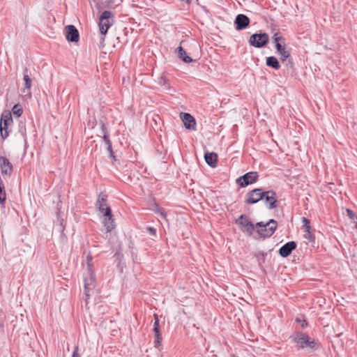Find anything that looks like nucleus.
<instances>
[{
  "label": "nucleus",
  "instance_id": "1",
  "mask_svg": "<svg viewBox=\"0 0 357 357\" xmlns=\"http://www.w3.org/2000/svg\"><path fill=\"white\" fill-rule=\"evenodd\" d=\"M290 338L301 349H305L307 353H312L321 347V344L318 340L310 337L307 334L301 332H294Z\"/></svg>",
  "mask_w": 357,
  "mask_h": 357
},
{
  "label": "nucleus",
  "instance_id": "2",
  "mask_svg": "<svg viewBox=\"0 0 357 357\" xmlns=\"http://www.w3.org/2000/svg\"><path fill=\"white\" fill-rule=\"evenodd\" d=\"M275 47L280 56V60L282 63L285 62V65L287 67L292 68L294 63L289 52L285 50V39L279 35L278 33H275L273 37Z\"/></svg>",
  "mask_w": 357,
  "mask_h": 357
},
{
  "label": "nucleus",
  "instance_id": "3",
  "mask_svg": "<svg viewBox=\"0 0 357 357\" xmlns=\"http://www.w3.org/2000/svg\"><path fill=\"white\" fill-rule=\"evenodd\" d=\"M278 222L274 219H271L268 222H259L256 223V233L258 236L265 239L271 237L275 231Z\"/></svg>",
  "mask_w": 357,
  "mask_h": 357
},
{
  "label": "nucleus",
  "instance_id": "4",
  "mask_svg": "<svg viewBox=\"0 0 357 357\" xmlns=\"http://www.w3.org/2000/svg\"><path fill=\"white\" fill-rule=\"evenodd\" d=\"M114 23V15L111 11H103L100 17L98 26L100 33V41L102 43L105 40V36L107 34L108 29Z\"/></svg>",
  "mask_w": 357,
  "mask_h": 357
},
{
  "label": "nucleus",
  "instance_id": "5",
  "mask_svg": "<svg viewBox=\"0 0 357 357\" xmlns=\"http://www.w3.org/2000/svg\"><path fill=\"white\" fill-rule=\"evenodd\" d=\"M13 117L11 112L4 110L0 119V135L3 139H6L11 132L10 126L13 124Z\"/></svg>",
  "mask_w": 357,
  "mask_h": 357
},
{
  "label": "nucleus",
  "instance_id": "6",
  "mask_svg": "<svg viewBox=\"0 0 357 357\" xmlns=\"http://www.w3.org/2000/svg\"><path fill=\"white\" fill-rule=\"evenodd\" d=\"M269 42V36L266 33H254L249 38L250 45L261 48L266 46Z\"/></svg>",
  "mask_w": 357,
  "mask_h": 357
},
{
  "label": "nucleus",
  "instance_id": "7",
  "mask_svg": "<svg viewBox=\"0 0 357 357\" xmlns=\"http://www.w3.org/2000/svg\"><path fill=\"white\" fill-rule=\"evenodd\" d=\"M258 178L259 174L257 172H249L238 177L236 180V183L240 188H245L248 185L255 183Z\"/></svg>",
  "mask_w": 357,
  "mask_h": 357
},
{
  "label": "nucleus",
  "instance_id": "8",
  "mask_svg": "<svg viewBox=\"0 0 357 357\" xmlns=\"http://www.w3.org/2000/svg\"><path fill=\"white\" fill-rule=\"evenodd\" d=\"M236 223L241 226L242 231L252 236L255 230L254 224L249 220L245 215H241L236 220Z\"/></svg>",
  "mask_w": 357,
  "mask_h": 357
},
{
  "label": "nucleus",
  "instance_id": "9",
  "mask_svg": "<svg viewBox=\"0 0 357 357\" xmlns=\"http://www.w3.org/2000/svg\"><path fill=\"white\" fill-rule=\"evenodd\" d=\"M263 199L264 190L262 188H255L246 194L245 203L246 204H255Z\"/></svg>",
  "mask_w": 357,
  "mask_h": 357
},
{
  "label": "nucleus",
  "instance_id": "10",
  "mask_svg": "<svg viewBox=\"0 0 357 357\" xmlns=\"http://www.w3.org/2000/svg\"><path fill=\"white\" fill-rule=\"evenodd\" d=\"M84 294L88 298L90 296L89 292L95 287L96 275L93 269L87 271V275L84 277Z\"/></svg>",
  "mask_w": 357,
  "mask_h": 357
},
{
  "label": "nucleus",
  "instance_id": "11",
  "mask_svg": "<svg viewBox=\"0 0 357 357\" xmlns=\"http://www.w3.org/2000/svg\"><path fill=\"white\" fill-rule=\"evenodd\" d=\"M266 207L271 210L277 207V194L275 191L270 190L267 191L264 190V199Z\"/></svg>",
  "mask_w": 357,
  "mask_h": 357
},
{
  "label": "nucleus",
  "instance_id": "12",
  "mask_svg": "<svg viewBox=\"0 0 357 357\" xmlns=\"http://www.w3.org/2000/svg\"><path fill=\"white\" fill-rule=\"evenodd\" d=\"M105 210V213L102 214V216L104 217L102 224L106 229V231L110 232L114 229L115 224L111 208H107Z\"/></svg>",
  "mask_w": 357,
  "mask_h": 357
},
{
  "label": "nucleus",
  "instance_id": "13",
  "mask_svg": "<svg viewBox=\"0 0 357 357\" xmlns=\"http://www.w3.org/2000/svg\"><path fill=\"white\" fill-rule=\"evenodd\" d=\"M66 38L68 41L76 43L79 40V31L74 25L66 26Z\"/></svg>",
  "mask_w": 357,
  "mask_h": 357
},
{
  "label": "nucleus",
  "instance_id": "14",
  "mask_svg": "<svg viewBox=\"0 0 357 357\" xmlns=\"http://www.w3.org/2000/svg\"><path fill=\"white\" fill-rule=\"evenodd\" d=\"M250 19L245 15L238 14L236 15L234 24L236 26V29L238 31H241L245 29L250 24Z\"/></svg>",
  "mask_w": 357,
  "mask_h": 357
},
{
  "label": "nucleus",
  "instance_id": "15",
  "mask_svg": "<svg viewBox=\"0 0 357 357\" xmlns=\"http://www.w3.org/2000/svg\"><path fill=\"white\" fill-rule=\"evenodd\" d=\"M296 246L297 244L295 241L287 242L279 249V255L282 257H287L296 248Z\"/></svg>",
  "mask_w": 357,
  "mask_h": 357
},
{
  "label": "nucleus",
  "instance_id": "16",
  "mask_svg": "<svg viewBox=\"0 0 357 357\" xmlns=\"http://www.w3.org/2000/svg\"><path fill=\"white\" fill-rule=\"evenodd\" d=\"M0 169L2 175H10L13 172V165L8 158L0 156Z\"/></svg>",
  "mask_w": 357,
  "mask_h": 357
},
{
  "label": "nucleus",
  "instance_id": "17",
  "mask_svg": "<svg viewBox=\"0 0 357 357\" xmlns=\"http://www.w3.org/2000/svg\"><path fill=\"white\" fill-rule=\"evenodd\" d=\"M153 332L155 333V347H159L161 344L162 335L160 329L159 318L158 314H154Z\"/></svg>",
  "mask_w": 357,
  "mask_h": 357
},
{
  "label": "nucleus",
  "instance_id": "18",
  "mask_svg": "<svg viewBox=\"0 0 357 357\" xmlns=\"http://www.w3.org/2000/svg\"><path fill=\"white\" fill-rule=\"evenodd\" d=\"M182 121L185 128L188 130H195L196 122L195 118L188 113H181Z\"/></svg>",
  "mask_w": 357,
  "mask_h": 357
},
{
  "label": "nucleus",
  "instance_id": "19",
  "mask_svg": "<svg viewBox=\"0 0 357 357\" xmlns=\"http://www.w3.org/2000/svg\"><path fill=\"white\" fill-rule=\"evenodd\" d=\"M107 195L105 193L101 192L99 194L98 200L96 204L97 209L102 214L105 213V208H110L107 204Z\"/></svg>",
  "mask_w": 357,
  "mask_h": 357
},
{
  "label": "nucleus",
  "instance_id": "20",
  "mask_svg": "<svg viewBox=\"0 0 357 357\" xmlns=\"http://www.w3.org/2000/svg\"><path fill=\"white\" fill-rule=\"evenodd\" d=\"M205 161L211 167H215L218 162V155L215 153L207 152L204 155Z\"/></svg>",
  "mask_w": 357,
  "mask_h": 357
},
{
  "label": "nucleus",
  "instance_id": "21",
  "mask_svg": "<svg viewBox=\"0 0 357 357\" xmlns=\"http://www.w3.org/2000/svg\"><path fill=\"white\" fill-rule=\"evenodd\" d=\"M266 64L267 66L271 67L275 70H278L280 68L279 61L275 56H273L266 57Z\"/></svg>",
  "mask_w": 357,
  "mask_h": 357
},
{
  "label": "nucleus",
  "instance_id": "22",
  "mask_svg": "<svg viewBox=\"0 0 357 357\" xmlns=\"http://www.w3.org/2000/svg\"><path fill=\"white\" fill-rule=\"evenodd\" d=\"M177 52L178 57L185 63H190L192 61V59L187 54L186 51L181 47L179 46L177 48Z\"/></svg>",
  "mask_w": 357,
  "mask_h": 357
},
{
  "label": "nucleus",
  "instance_id": "23",
  "mask_svg": "<svg viewBox=\"0 0 357 357\" xmlns=\"http://www.w3.org/2000/svg\"><path fill=\"white\" fill-rule=\"evenodd\" d=\"M23 72H24L23 79L24 81V89L23 91L25 92L26 89H31L32 81H31V79L30 78V77L29 76V75L27 74L28 69L26 68H24Z\"/></svg>",
  "mask_w": 357,
  "mask_h": 357
},
{
  "label": "nucleus",
  "instance_id": "24",
  "mask_svg": "<svg viewBox=\"0 0 357 357\" xmlns=\"http://www.w3.org/2000/svg\"><path fill=\"white\" fill-rule=\"evenodd\" d=\"M18 132L24 137L25 143H26V129L25 121H20L18 123Z\"/></svg>",
  "mask_w": 357,
  "mask_h": 357
},
{
  "label": "nucleus",
  "instance_id": "25",
  "mask_svg": "<svg viewBox=\"0 0 357 357\" xmlns=\"http://www.w3.org/2000/svg\"><path fill=\"white\" fill-rule=\"evenodd\" d=\"M266 254L264 251H259L255 254V257L257 259L259 266L265 262Z\"/></svg>",
  "mask_w": 357,
  "mask_h": 357
},
{
  "label": "nucleus",
  "instance_id": "26",
  "mask_svg": "<svg viewBox=\"0 0 357 357\" xmlns=\"http://www.w3.org/2000/svg\"><path fill=\"white\" fill-rule=\"evenodd\" d=\"M12 112L15 116H16L17 117L21 116L23 113V109H22V106L19 104L15 105L12 108Z\"/></svg>",
  "mask_w": 357,
  "mask_h": 357
},
{
  "label": "nucleus",
  "instance_id": "27",
  "mask_svg": "<svg viewBox=\"0 0 357 357\" xmlns=\"http://www.w3.org/2000/svg\"><path fill=\"white\" fill-rule=\"evenodd\" d=\"M347 215L349 217L351 220H352L353 222L355 224L356 228H357V215L351 209H347Z\"/></svg>",
  "mask_w": 357,
  "mask_h": 357
},
{
  "label": "nucleus",
  "instance_id": "28",
  "mask_svg": "<svg viewBox=\"0 0 357 357\" xmlns=\"http://www.w3.org/2000/svg\"><path fill=\"white\" fill-rule=\"evenodd\" d=\"M104 142H105V144L106 145V149L108 151L112 149V142L111 140L109 139V136H107L105 135V137L102 138Z\"/></svg>",
  "mask_w": 357,
  "mask_h": 357
},
{
  "label": "nucleus",
  "instance_id": "29",
  "mask_svg": "<svg viewBox=\"0 0 357 357\" xmlns=\"http://www.w3.org/2000/svg\"><path fill=\"white\" fill-rule=\"evenodd\" d=\"M303 222L304 231H310L311 227H310V220L307 218L303 217Z\"/></svg>",
  "mask_w": 357,
  "mask_h": 357
},
{
  "label": "nucleus",
  "instance_id": "30",
  "mask_svg": "<svg viewBox=\"0 0 357 357\" xmlns=\"http://www.w3.org/2000/svg\"><path fill=\"white\" fill-rule=\"evenodd\" d=\"M304 238L311 242L314 241V236L310 231H304Z\"/></svg>",
  "mask_w": 357,
  "mask_h": 357
},
{
  "label": "nucleus",
  "instance_id": "31",
  "mask_svg": "<svg viewBox=\"0 0 357 357\" xmlns=\"http://www.w3.org/2000/svg\"><path fill=\"white\" fill-rule=\"evenodd\" d=\"M101 133L102 134V138L105 137V135L109 136L107 126L104 123H100Z\"/></svg>",
  "mask_w": 357,
  "mask_h": 357
},
{
  "label": "nucleus",
  "instance_id": "32",
  "mask_svg": "<svg viewBox=\"0 0 357 357\" xmlns=\"http://www.w3.org/2000/svg\"><path fill=\"white\" fill-rule=\"evenodd\" d=\"M92 259H93V258L91 255H88L86 256L87 271H89L90 269H93V265L91 264Z\"/></svg>",
  "mask_w": 357,
  "mask_h": 357
},
{
  "label": "nucleus",
  "instance_id": "33",
  "mask_svg": "<svg viewBox=\"0 0 357 357\" xmlns=\"http://www.w3.org/2000/svg\"><path fill=\"white\" fill-rule=\"evenodd\" d=\"M146 231H148V233L151 236H153V237L156 236V229L154 227H146Z\"/></svg>",
  "mask_w": 357,
  "mask_h": 357
},
{
  "label": "nucleus",
  "instance_id": "34",
  "mask_svg": "<svg viewBox=\"0 0 357 357\" xmlns=\"http://www.w3.org/2000/svg\"><path fill=\"white\" fill-rule=\"evenodd\" d=\"M296 321L301 324V326L302 328H305L307 324V321L305 319H301L299 317H297L296 319Z\"/></svg>",
  "mask_w": 357,
  "mask_h": 357
},
{
  "label": "nucleus",
  "instance_id": "35",
  "mask_svg": "<svg viewBox=\"0 0 357 357\" xmlns=\"http://www.w3.org/2000/svg\"><path fill=\"white\" fill-rule=\"evenodd\" d=\"M157 212L160 213V216L163 218H165L167 216V213L162 208L159 207L157 205Z\"/></svg>",
  "mask_w": 357,
  "mask_h": 357
},
{
  "label": "nucleus",
  "instance_id": "36",
  "mask_svg": "<svg viewBox=\"0 0 357 357\" xmlns=\"http://www.w3.org/2000/svg\"><path fill=\"white\" fill-rule=\"evenodd\" d=\"M78 347H75V349L73 352L72 357H80L79 353H78Z\"/></svg>",
  "mask_w": 357,
  "mask_h": 357
},
{
  "label": "nucleus",
  "instance_id": "37",
  "mask_svg": "<svg viewBox=\"0 0 357 357\" xmlns=\"http://www.w3.org/2000/svg\"><path fill=\"white\" fill-rule=\"evenodd\" d=\"M108 152H109V156L111 158H112L114 160H116L115 159V155H114V151H113V149L109 150V151H108Z\"/></svg>",
  "mask_w": 357,
  "mask_h": 357
},
{
  "label": "nucleus",
  "instance_id": "38",
  "mask_svg": "<svg viewBox=\"0 0 357 357\" xmlns=\"http://www.w3.org/2000/svg\"><path fill=\"white\" fill-rule=\"evenodd\" d=\"M181 1L185 2L187 3H190L191 0H181Z\"/></svg>",
  "mask_w": 357,
  "mask_h": 357
}]
</instances>
